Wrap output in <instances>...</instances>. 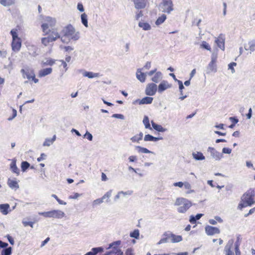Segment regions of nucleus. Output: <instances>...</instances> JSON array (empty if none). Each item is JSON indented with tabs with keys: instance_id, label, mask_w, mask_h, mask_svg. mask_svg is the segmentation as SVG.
<instances>
[{
	"instance_id": "nucleus-1",
	"label": "nucleus",
	"mask_w": 255,
	"mask_h": 255,
	"mask_svg": "<svg viewBox=\"0 0 255 255\" xmlns=\"http://www.w3.org/2000/svg\"><path fill=\"white\" fill-rule=\"evenodd\" d=\"M255 197L254 190L252 188L249 189L242 195L241 201L239 204L238 208L242 209L248 206L251 207L255 203Z\"/></svg>"
},
{
	"instance_id": "nucleus-2",
	"label": "nucleus",
	"mask_w": 255,
	"mask_h": 255,
	"mask_svg": "<svg viewBox=\"0 0 255 255\" xmlns=\"http://www.w3.org/2000/svg\"><path fill=\"white\" fill-rule=\"evenodd\" d=\"M63 36L68 38V40H73L77 41L80 38V32L76 31L75 28L71 25L69 24L64 27L61 31Z\"/></svg>"
},
{
	"instance_id": "nucleus-3",
	"label": "nucleus",
	"mask_w": 255,
	"mask_h": 255,
	"mask_svg": "<svg viewBox=\"0 0 255 255\" xmlns=\"http://www.w3.org/2000/svg\"><path fill=\"white\" fill-rule=\"evenodd\" d=\"M175 206H179L177 211L180 213H185L192 206V203L184 198H177L174 203Z\"/></svg>"
},
{
	"instance_id": "nucleus-4",
	"label": "nucleus",
	"mask_w": 255,
	"mask_h": 255,
	"mask_svg": "<svg viewBox=\"0 0 255 255\" xmlns=\"http://www.w3.org/2000/svg\"><path fill=\"white\" fill-rule=\"evenodd\" d=\"M45 22L42 24L41 28L44 33V35H47L51 31L49 27H52L55 26L56 20L54 18L50 16H46L44 19Z\"/></svg>"
},
{
	"instance_id": "nucleus-5",
	"label": "nucleus",
	"mask_w": 255,
	"mask_h": 255,
	"mask_svg": "<svg viewBox=\"0 0 255 255\" xmlns=\"http://www.w3.org/2000/svg\"><path fill=\"white\" fill-rule=\"evenodd\" d=\"M159 10L163 12L170 13L174 10L172 0H162L159 4Z\"/></svg>"
},
{
	"instance_id": "nucleus-6",
	"label": "nucleus",
	"mask_w": 255,
	"mask_h": 255,
	"mask_svg": "<svg viewBox=\"0 0 255 255\" xmlns=\"http://www.w3.org/2000/svg\"><path fill=\"white\" fill-rule=\"evenodd\" d=\"M39 215H42L45 217L55 218L57 219H61L65 216V213L59 210H53L50 211L39 212Z\"/></svg>"
},
{
	"instance_id": "nucleus-7",
	"label": "nucleus",
	"mask_w": 255,
	"mask_h": 255,
	"mask_svg": "<svg viewBox=\"0 0 255 255\" xmlns=\"http://www.w3.org/2000/svg\"><path fill=\"white\" fill-rule=\"evenodd\" d=\"M157 90V85L153 83H149L147 85L145 93L147 96H154Z\"/></svg>"
},
{
	"instance_id": "nucleus-8",
	"label": "nucleus",
	"mask_w": 255,
	"mask_h": 255,
	"mask_svg": "<svg viewBox=\"0 0 255 255\" xmlns=\"http://www.w3.org/2000/svg\"><path fill=\"white\" fill-rule=\"evenodd\" d=\"M207 151L210 153L211 157L216 160H220L222 157V154L217 151L214 147H209Z\"/></svg>"
},
{
	"instance_id": "nucleus-9",
	"label": "nucleus",
	"mask_w": 255,
	"mask_h": 255,
	"mask_svg": "<svg viewBox=\"0 0 255 255\" xmlns=\"http://www.w3.org/2000/svg\"><path fill=\"white\" fill-rule=\"evenodd\" d=\"M205 232L208 236H213L216 234H219L220 231L219 228L209 225L206 226L205 228Z\"/></svg>"
},
{
	"instance_id": "nucleus-10",
	"label": "nucleus",
	"mask_w": 255,
	"mask_h": 255,
	"mask_svg": "<svg viewBox=\"0 0 255 255\" xmlns=\"http://www.w3.org/2000/svg\"><path fill=\"white\" fill-rule=\"evenodd\" d=\"M22 74V77L23 78H26L28 80H30L33 77V75H34V71L30 69H22L20 71Z\"/></svg>"
},
{
	"instance_id": "nucleus-11",
	"label": "nucleus",
	"mask_w": 255,
	"mask_h": 255,
	"mask_svg": "<svg viewBox=\"0 0 255 255\" xmlns=\"http://www.w3.org/2000/svg\"><path fill=\"white\" fill-rule=\"evenodd\" d=\"M21 46V42L20 38L12 39L11 47L14 51H18L20 49Z\"/></svg>"
},
{
	"instance_id": "nucleus-12",
	"label": "nucleus",
	"mask_w": 255,
	"mask_h": 255,
	"mask_svg": "<svg viewBox=\"0 0 255 255\" xmlns=\"http://www.w3.org/2000/svg\"><path fill=\"white\" fill-rule=\"evenodd\" d=\"M153 98L150 97H145L141 100L138 99L133 102V104L138 103L139 105L150 104L153 101Z\"/></svg>"
},
{
	"instance_id": "nucleus-13",
	"label": "nucleus",
	"mask_w": 255,
	"mask_h": 255,
	"mask_svg": "<svg viewBox=\"0 0 255 255\" xmlns=\"http://www.w3.org/2000/svg\"><path fill=\"white\" fill-rule=\"evenodd\" d=\"M171 87V86L168 84L167 81H162L158 86V92L159 93H162L163 91Z\"/></svg>"
},
{
	"instance_id": "nucleus-14",
	"label": "nucleus",
	"mask_w": 255,
	"mask_h": 255,
	"mask_svg": "<svg viewBox=\"0 0 255 255\" xmlns=\"http://www.w3.org/2000/svg\"><path fill=\"white\" fill-rule=\"evenodd\" d=\"M234 243L233 240H230L228 241L227 245L225 247L224 251L226 253V255H233L234 253L231 251V249L233 247Z\"/></svg>"
},
{
	"instance_id": "nucleus-15",
	"label": "nucleus",
	"mask_w": 255,
	"mask_h": 255,
	"mask_svg": "<svg viewBox=\"0 0 255 255\" xmlns=\"http://www.w3.org/2000/svg\"><path fill=\"white\" fill-rule=\"evenodd\" d=\"M133 1L135 8L139 9L145 7L147 0H133Z\"/></svg>"
},
{
	"instance_id": "nucleus-16",
	"label": "nucleus",
	"mask_w": 255,
	"mask_h": 255,
	"mask_svg": "<svg viewBox=\"0 0 255 255\" xmlns=\"http://www.w3.org/2000/svg\"><path fill=\"white\" fill-rule=\"evenodd\" d=\"M142 69L139 68L137 70L136 73V78L141 83H143L145 81L146 74L141 72Z\"/></svg>"
},
{
	"instance_id": "nucleus-17",
	"label": "nucleus",
	"mask_w": 255,
	"mask_h": 255,
	"mask_svg": "<svg viewBox=\"0 0 255 255\" xmlns=\"http://www.w3.org/2000/svg\"><path fill=\"white\" fill-rule=\"evenodd\" d=\"M52 69L51 68H47L40 70L38 73V77L40 78L45 77L51 73Z\"/></svg>"
},
{
	"instance_id": "nucleus-18",
	"label": "nucleus",
	"mask_w": 255,
	"mask_h": 255,
	"mask_svg": "<svg viewBox=\"0 0 255 255\" xmlns=\"http://www.w3.org/2000/svg\"><path fill=\"white\" fill-rule=\"evenodd\" d=\"M151 123L153 128L158 132H163L167 130L166 128L162 127L161 125L154 123L153 121H151Z\"/></svg>"
},
{
	"instance_id": "nucleus-19",
	"label": "nucleus",
	"mask_w": 255,
	"mask_h": 255,
	"mask_svg": "<svg viewBox=\"0 0 255 255\" xmlns=\"http://www.w3.org/2000/svg\"><path fill=\"white\" fill-rule=\"evenodd\" d=\"M216 71H217L216 64L215 63H213V62H210L207 67L206 73L207 74H209L211 72L215 73Z\"/></svg>"
},
{
	"instance_id": "nucleus-20",
	"label": "nucleus",
	"mask_w": 255,
	"mask_h": 255,
	"mask_svg": "<svg viewBox=\"0 0 255 255\" xmlns=\"http://www.w3.org/2000/svg\"><path fill=\"white\" fill-rule=\"evenodd\" d=\"M103 251V247L93 248L91 251L87 253L85 255H96L98 253H101Z\"/></svg>"
},
{
	"instance_id": "nucleus-21",
	"label": "nucleus",
	"mask_w": 255,
	"mask_h": 255,
	"mask_svg": "<svg viewBox=\"0 0 255 255\" xmlns=\"http://www.w3.org/2000/svg\"><path fill=\"white\" fill-rule=\"evenodd\" d=\"M192 154L193 158L196 160H203L205 159L204 155L201 152H193Z\"/></svg>"
},
{
	"instance_id": "nucleus-22",
	"label": "nucleus",
	"mask_w": 255,
	"mask_h": 255,
	"mask_svg": "<svg viewBox=\"0 0 255 255\" xmlns=\"http://www.w3.org/2000/svg\"><path fill=\"white\" fill-rule=\"evenodd\" d=\"M50 30L51 31L48 34H49L48 36L51 37V38H54V41L58 38H60V35L56 29L52 28Z\"/></svg>"
},
{
	"instance_id": "nucleus-23",
	"label": "nucleus",
	"mask_w": 255,
	"mask_h": 255,
	"mask_svg": "<svg viewBox=\"0 0 255 255\" xmlns=\"http://www.w3.org/2000/svg\"><path fill=\"white\" fill-rule=\"evenodd\" d=\"M215 42L217 46L222 50L225 49V39L221 37H219L215 40Z\"/></svg>"
},
{
	"instance_id": "nucleus-24",
	"label": "nucleus",
	"mask_w": 255,
	"mask_h": 255,
	"mask_svg": "<svg viewBox=\"0 0 255 255\" xmlns=\"http://www.w3.org/2000/svg\"><path fill=\"white\" fill-rule=\"evenodd\" d=\"M163 76L161 72L158 71L155 73L154 76L151 78V80L155 83H158L162 79Z\"/></svg>"
},
{
	"instance_id": "nucleus-25",
	"label": "nucleus",
	"mask_w": 255,
	"mask_h": 255,
	"mask_svg": "<svg viewBox=\"0 0 255 255\" xmlns=\"http://www.w3.org/2000/svg\"><path fill=\"white\" fill-rule=\"evenodd\" d=\"M244 48L246 50H250L251 52L255 51V40L249 41L248 45H245Z\"/></svg>"
},
{
	"instance_id": "nucleus-26",
	"label": "nucleus",
	"mask_w": 255,
	"mask_h": 255,
	"mask_svg": "<svg viewBox=\"0 0 255 255\" xmlns=\"http://www.w3.org/2000/svg\"><path fill=\"white\" fill-rule=\"evenodd\" d=\"M10 168L13 173H16L17 175H19V170L16 165L15 159H14L12 160V162L10 165Z\"/></svg>"
},
{
	"instance_id": "nucleus-27",
	"label": "nucleus",
	"mask_w": 255,
	"mask_h": 255,
	"mask_svg": "<svg viewBox=\"0 0 255 255\" xmlns=\"http://www.w3.org/2000/svg\"><path fill=\"white\" fill-rule=\"evenodd\" d=\"M135 149L139 153H152L154 154V152L149 150L147 148L140 146H135Z\"/></svg>"
},
{
	"instance_id": "nucleus-28",
	"label": "nucleus",
	"mask_w": 255,
	"mask_h": 255,
	"mask_svg": "<svg viewBox=\"0 0 255 255\" xmlns=\"http://www.w3.org/2000/svg\"><path fill=\"white\" fill-rule=\"evenodd\" d=\"M9 205L8 204H0V211L3 215H6L8 213Z\"/></svg>"
},
{
	"instance_id": "nucleus-29",
	"label": "nucleus",
	"mask_w": 255,
	"mask_h": 255,
	"mask_svg": "<svg viewBox=\"0 0 255 255\" xmlns=\"http://www.w3.org/2000/svg\"><path fill=\"white\" fill-rule=\"evenodd\" d=\"M138 25L143 30H149L151 28V25L148 23L144 21H139Z\"/></svg>"
},
{
	"instance_id": "nucleus-30",
	"label": "nucleus",
	"mask_w": 255,
	"mask_h": 255,
	"mask_svg": "<svg viewBox=\"0 0 255 255\" xmlns=\"http://www.w3.org/2000/svg\"><path fill=\"white\" fill-rule=\"evenodd\" d=\"M143 134L142 132H139V134H136L130 138V140L133 142L139 143V141L142 140Z\"/></svg>"
},
{
	"instance_id": "nucleus-31",
	"label": "nucleus",
	"mask_w": 255,
	"mask_h": 255,
	"mask_svg": "<svg viewBox=\"0 0 255 255\" xmlns=\"http://www.w3.org/2000/svg\"><path fill=\"white\" fill-rule=\"evenodd\" d=\"M56 136L54 135L51 138H47L45 139V141L43 143L44 146H50L56 140Z\"/></svg>"
},
{
	"instance_id": "nucleus-32",
	"label": "nucleus",
	"mask_w": 255,
	"mask_h": 255,
	"mask_svg": "<svg viewBox=\"0 0 255 255\" xmlns=\"http://www.w3.org/2000/svg\"><path fill=\"white\" fill-rule=\"evenodd\" d=\"M7 184L8 186L12 189H17L19 188V185L17 182L16 181L12 180L9 179L7 181Z\"/></svg>"
},
{
	"instance_id": "nucleus-33",
	"label": "nucleus",
	"mask_w": 255,
	"mask_h": 255,
	"mask_svg": "<svg viewBox=\"0 0 255 255\" xmlns=\"http://www.w3.org/2000/svg\"><path fill=\"white\" fill-rule=\"evenodd\" d=\"M83 76L87 77L89 78H93L98 77L100 75L99 73H93L92 72L85 71L83 74Z\"/></svg>"
},
{
	"instance_id": "nucleus-34",
	"label": "nucleus",
	"mask_w": 255,
	"mask_h": 255,
	"mask_svg": "<svg viewBox=\"0 0 255 255\" xmlns=\"http://www.w3.org/2000/svg\"><path fill=\"white\" fill-rule=\"evenodd\" d=\"M54 41V38H51L48 36L47 37H43L41 39V43L46 46L50 42Z\"/></svg>"
},
{
	"instance_id": "nucleus-35",
	"label": "nucleus",
	"mask_w": 255,
	"mask_h": 255,
	"mask_svg": "<svg viewBox=\"0 0 255 255\" xmlns=\"http://www.w3.org/2000/svg\"><path fill=\"white\" fill-rule=\"evenodd\" d=\"M0 3L4 6H9L15 3V0H0Z\"/></svg>"
},
{
	"instance_id": "nucleus-36",
	"label": "nucleus",
	"mask_w": 255,
	"mask_h": 255,
	"mask_svg": "<svg viewBox=\"0 0 255 255\" xmlns=\"http://www.w3.org/2000/svg\"><path fill=\"white\" fill-rule=\"evenodd\" d=\"M182 241V237L180 235H176L173 234L172 235V239H171V242L172 243H179Z\"/></svg>"
},
{
	"instance_id": "nucleus-37",
	"label": "nucleus",
	"mask_w": 255,
	"mask_h": 255,
	"mask_svg": "<svg viewBox=\"0 0 255 255\" xmlns=\"http://www.w3.org/2000/svg\"><path fill=\"white\" fill-rule=\"evenodd\" d=\"M41 63L43 66H52L55 63V60L51 58L45 59V60L42 61Z\"/></svg>"
},
{
	"instance_id": "nucleus-38",
	"label": "nucleus",
	"mask_w": 255,
	"mask_h": 255,
	"mask_svg": "<svg viewBox=\"0 0 255 255\" xmlns=\"http://www.w3.org/2000/svg\"><path fill=\"white\" fill-rule=\"evenodd\" d=\"M81 19L82 24L85 27H88L87 15L85 13H83L81 15Z\"/></svg>"
},
{
	"instance_id": "nucleus-39",
	"label": "nucleus",
	"mask_w": 255,
	"mask_h": 255,
	"mask_svg": "<svg viewBox=\"0 0 255 255\" xmlns=\"http://www.w3.org/2000/svg\"><path fill=\"white\" fill-rule=\"evenodd\" d=\"M1 252V255H11L12 254V248L11 247L2 248Z\"/></svg>"
},
{
	"instance_id": "nucleus-40",
	"label": "nucleus",
	"mask_w": 255,
	"mask_h": 255,
	"mask_svg": "<svg viewBox=\"0 0 255 255\" xmlns=\"http://www.w3.org/2000/svg\"><path fill=\"white\" fill-rule=\"evenodd\" d=\"M142 122L145 128L151 129V128L149 123V120L147 116H144Z\"/></svg>"
},
{
	"instance_id": "nucleus-41",
	"label": "nucleus",
	"mask_w": 255,
	"mask_h": 255,
	"mask_svg": "<svg viewBox=\"0 0 255 255\" xmlns=\"http://www.w3.org/2000/svg\"><path fill=\"white\" fill-rule=\"evenodd\" d=\"M166 19V16L164 14H163L161 16L159 17L155 21V24L156 25H159L164 22Z\"/></svg>"
},
{
	"instance_id": "nucleus-42",
	"label": "nucleus",
	"mask_w": 255,
	"mask_h": 255,
	"mask_svg": "<svg viewBox=\"0 0 255 255\" xmlns=\"http://www.w3.org/2000/svg\"><path fill=\"white\" fill-rule=\"evenodd\" d=\"M30 167V164L26 161H22L21 168L22 172H25Z\"/></svg>"
},
{
	"instance_id": "nucleus-43",
	"label": "nucleus",
	"mask_w": 255,
	"mask_h": 255,
	"mask_svg": "<svg viewBox=\"0 0 255 255\" xmlns=\"http://www.w3.org/2000/svg\"><path fill=\"white\" fill-rule=\"evenodd\" d=\"M131 238L138 239L139 236V231L138 229L134 230L133 232H131L129 234Z\"/></svg>"
},
{
	"instance_id": "nucleus-44",
	"label": "nucleus",
	"mask_w": 255,
	"mask_h": 255,
	"mask_svg": "<svg viewBox=\"0 0 255 255\" xmlns=\"http://www.w3.org/2000/svg\"><path fill=\"white\" fill-rule=\"evenodd\" d=\"M112 190H110L108 191L101 198L104 201V199H106V202H109V199L112 196Z\"/></svg>"
},
{
	"instance_id": "nucleus-45",
	"label": "nucleus",
	"mask_w": 255,
	"mask_h": 255,
	"mask_svg": "<svg viewBox=\"0 0 255 255\" xmlns=\"http://www.w3.org/2000/svg\"><path fill=\"white\" fill-rule=\"evenodd\" d=\"M200 47L202 48L205 49L208 51H211V47L209 44L206 41H203L200 45Z\"/></svg>"
},
{
	"instance_id": "nucleus-46",
	"label": "nucleus",
	"mask_w": 255,
	"mask_h": 255,
	"mask_svg": "<svg viewBox=\"0 0 255 255\" xmlns=\"http://www.w3.org/2000/svg\"><path fill=\"white\" fill-rule=\"evenodd\" d=\"M121 244V241H117L115 242H114L110 244H109V247L108 249H109L110 248H113V247H116V246H119Z\"/></svg>"
},
{
	"instance_id": "nucleus-47",
	"label": "nucleus",
	"mask_w": 255,
	"mask_h": 255,
	"mask_svg": "<svg viewBox=\"0 0 255 255\" xmlns=\"http://www.w3.org/2000/svg\"><path fill=\"white\" fill-rule=\"evenodd\" d=\"M237 65V63L236 62H231L228 65V69L231 70V72L232 74H234L235 72V70L234 68V66H236Z\"/></svg>"
},
{
	"instance_id": "nucleus-48",
	"label": "nucleus",
	"mask_w": 255,
	"mask_h": 255,
	"mask_svg": "<svg viewBox=\"0 0 255 255\" xmlns=\"http://www.w3.org/2000/svg\"><path fill=\"white\" fill-rule=\"evenodd\" d=\"M114 255H124V253L120 249L118 248V247H115Z\"/></svg>"
},
{
	"instance_id": "nucleus-49",
	"label": "nucleus",
	"mask_w": 255,
	"mask_h": 255,
	"mask_svg": "<svg viewBox=\"0 0 255 255\" xmlns=\"http://www.w3.org/2000/svg\"><path fill=\"white\" fill-rule=\"evenodd\" d=\"M10 33L12 36V39L19 38L18 37V34L17 33L16 30L12 29V30H11Z\"/></svg>"
},
{
	"instance_id": "nucleus-50",
	"label": "nucleus",
	"mask_w": 255,
	"mask_h": 255,
	"mask_svg": "<svg viewBox=\"0 0 255 255\" xmlns=\"http://www.w3.org/2000/svg\"><path fill=\"white\" fill-rule=\"evenodd\" d=\"M173 235V233H171L169 231H168V232H165L163 234V236H164L169 241V239L171 240L172 239V235Z\"/></svg>"
},
{
	"instance_id": "nucleus-51",
	"label": "nucleus",
	"mask_w": 255,
	"mask_h": 255,
	"mask_svg": "<svg viewBox=\"0 0 255 255\" xmlns=\"http://www.w3.org/2000/svg\"><path fill=\"white\" fill-rule=\"evenodd\" d=\"M84 137H86L89 140L92 141L93 137L91 133L87 131L85 134L84 135Z\"/></svg>"
},
{
	"instance_id": "nucleus-52",
	"label": "nucleus",
	"mask_w": 255,
	"mask_h": 255,
	"mask_svg": "<svg viewBox=\"0 0 255 255\" xmlns=\"http://www.w3.org/2000/svg\"><path fill=\"white\" fill-rule=\"evenodd\" d=\"M152 137L153 136L152 135H150L149 134H145L144 137V141H152Z\"/></svg>"
},
{
	"instance_id": "nucleus-53",
	"label": "nucleus",
	"mask_w": 255,
	"mask_h": 255,
	"mask_svg": "<svg viewBox=\"0 0 255 255\" xmlns=\"http://www.w3.org/2000/svg\"><path fill=\"white\" fill-rule=\"evenodd\" d=\"M22 222L24 227L29 226L31 228L33 227V226L34 224V222H28L23 220Z\"/></svg>"
},
{
	"instance_id": "nucleus-54",
	"label": "nucleus",
	"mask_w": 255,
	"mask_h": 255,
	"mask_svg": "<svg viewBox=\"0 0 255 255\" xmlns=\"http://www.w3.org/2000/svg\"><path fill=\"white\" fill-rule=\"evenodd\" d=\"M104 202L103 200V199L102 198H99L95 200L93 202V205L95 206L97 205H99L101 203H102Z\"/></svg>"
},
{
	"instance_id": "nucleus-55",
	"label": "nucleus",
	"mask_w": 255,
	"mask_h": 255,
	"mask_svg": "<svg viewBox=\"0 0 255 255\" xmlns=\"http://www.w3.org/2000/svg\"><path fill=\"white\" fill-rule=\"evenodd\" d=\"M112 117L113 118L120 119H122V120H124L125 118L124 116L121 114H113Z\"/></svg>"
},
{
	"instance_id": "nucleus-56",
	"label": "nucleus",
	"mask_w": 255,
	"mask_h": 255,
	"mask_svg": "<svg viewBox=\"0 0 255 255\" xmlns=\"http://www.w3.org/2000/svg\"><path fill=\"white\" fill-rule=\"evenodd\" d=\"M229 120L232 122L233 124L236 125L239 122V120L236 117H231L229 118Z\"/></svg>"
},
{
	"instance_id": "nucleus-57",
	"label": "nucleus",
	"mask_w": 255,
	"mask_h": 255,
	"mask_svg": "<svg viewBox=\"0 0 255 255\" xmlns=\"http://www.w3.org/2000/svg\"><path fill=\"white\" fill-rule=\"evenodd\" d=\"M231 152H232V149L229 148L224 147L222 149V153H223L230 154L231 153Z\"/></svg>"
},
{
	"instance_id": "nucleus-58",
	"label": "nucleus",
	"mask_w": 255,
	"mask_h": 255,
	"mask_svg": "<svg viewBox=\"0 0 255 255\" xmlns=\"http://www.w3.org/2000/svg\"><path fill=\"white\" fill-rule=\"evenodd\" d=\"M5 237H6V238L7 239L8 242H9L10 244H11V245H13L14 244V240L9 235H7Z\"/></svg>"
},
{
	"instance_id": "nucleus-59",
	"label": "nucleus",
	"mask_w": 255,
	"mask_h": 255,
	"mask_svg": "<svg viewBox=\"0 0 255 255\" xmlns=\"http://www.w3.org/2000/svg\"><path fill=\"white\" fill-rule=\"evenodd\" d=\"M121 194H124V195H127L128 194L127 192H123V191H120V192H119L117 194V195L115 197V201H117L118 199H119L120 198V195Z\"/></svg>"
},
{
	"instance_id": "nucleus-60",
	"label": "nucleus",
	"mask_w": 255,
	"mask_h": 255,
	"mask_svg": "<svg viewBox=\"0 0 255 255\" xmlns=\"http://www.w3.org/2000/svg\"><path fill=\"white\" fill-rule=\"evenodd\" d=\"M77 9L80 12H83L84 8L82 3L79 2L77 4Z\"/></svg>"
},
{
	"instance_id": "nucleus-61",
	"label": "nucleus",
	"mask_w": 255,
	"mask_h": 255,
	"mask_svg": "<svg viewBox=\"0 0 255 255\" xmlns=\"http://www.w3.org/2000/svg\"><path fill=\"white\" fill-rule=\"evenodd\" d=\"M150 67H151V62H149V61H147L145 65L144 66V67L142 68V69L148 70V69H149Z\"/></svg>"
},
{
	"instance_id": "nucleus-62",
	"label": "nucleus",
	"mask_w": 255,
	"mask_h": 255,
	"mask_svg": "<svg viewBox=\"0 0 255 255\" xmlns=\"http://www.w3.org/2000/svg\"><path fill=\"white\" fill-rule=\"evenodd\" d=\"M235 249L236 255H241V252L240 251L238 243L236 244V247H235Z\"/></svg>"
},
{
	"instance_id": "nucleus-63",
	"label": "nucleus",
	"mask_w": 255,
	"mask_h": 255,
	"mask_svg": "<svg viewBox=\"0 0 255 255\" xmlns=\"http://www.w3.org/2000/svg\"><path fill=\"white\" fill-rule=\"evenodd\" d=\"M196 221H197V220H196V218H195L194 216H193V215H191V216L190 217L189 222H190L191 224H195V223H196Z\"/></svg>"
},
{
	"instance_id": "nucleus-64",
	"label": "nucleus",
	"mask_w": 255,
	"mask_h": 255,
	"mask_svg": "<svg viewBox=\"0 0 255 255\" xmlns=\"http://www.w3.org/2000/svg\"><path fill=\"white\" fill-rule=\"evenodd\" d=\"M255 212V207L250 209L249 213L248 214H246L245 215V217H247L249 216V215L254 213Z\"/></svg>"
}]
</instances>
